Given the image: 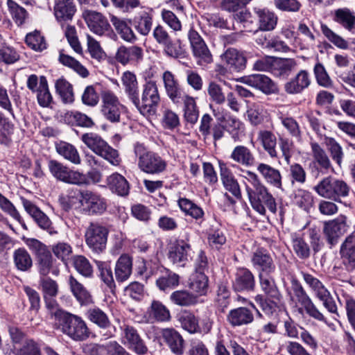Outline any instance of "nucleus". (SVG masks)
Here are the masks:
<instances>
[{"mask_svg": "<svg viewBox=\"0 0 355 355\" xmlns=\"http://www.w3.org/2000/svg\"><path fill=\"white\" fill-rule=\"evenodd\" d=\"M258 140L271 158L277 157V137L272 132L266 130H260L258 133Z\"/></svg>", "mask_w": 355, "mask_h": 355, "instance_id": "nucleus-46", "label": "nucleus"}, {"mask_svg": "<svg viewBox=\"0 0 355 355\" xmlns=\"http://www.w3.org/2000/svg\"><path fill=\"white\" fill-rule=\"evenodd\" d=\"M39 285L42 292L43 297H56L58 294L59 286L56 281L48 277L40 278Z\"/></svg>", "mask_w": 355, "mask_h": 355, "instance_id": "nucleus-64", "label": "nucleus"}, {"mask_svg": "<svg viewBox=\"0 0 355 355\" xmlns=\"http://www.w3.org/2000/svg\"><path fill=\"white\" fill-rule=\"evenodd\" d=\"M82 17L89 29L97 35H108L112 31L107 19L101 12L85 10L83 12Z\"/></svg>", "mask_w": 355, "mask_h": 355, "instance_id": "nucleus-13", "label": "nucleus"}, {"mask_svg": "<svg viewBox=\"0 0 355 355\" xmlns=\"http://www.w3.org/2000/svg\"><path fill=\"white\" fill-rule=\"evenodd\" d=\"M22 205L26 211L33 218L37 225L42 230L49 231L52 223L49 218L31 201L21 197Z\"/></svg>", "mask_w": 355, "mask_h": 355, "instance_id": "nucleus-24", "label": "nucleus"}, {"mask_svg": "<svg viewBox=\"0 0 355 355\" xmlns=\"http://www.w3.org/2000/svg\"><path fill=\"white\" fill-rule=\"evenodd\" d=\"M107 209V200L98 192L85 189L80 211L87 216H100Z\"/></svg>", "mask_w": 355, "mask_h": 355, "instance_id": "nucleus-12", "label": "nucleus"}, {"mask_svg": "<svg viewBox=\"0 0 355 355\" xmlns=\"http://www.w3.org/2000/svg\"><path fill=\"white\" fill-rule=\"evenodd\" d=\"M214 119L209 114H205L200 119L199 131L204 139L212 135L214 142L220 139L224 135V127L220 123L213 124Z\"/></svg>", "mask_w": 355, "mask_h": 355, "instance_id": "nucleus-20", "label": "nucleus"}, {"mask_svg": "<svg viewBox=\"0 0 355 355\" xmlns=\"http://www.w3.org/2000/svg\"><path fill=\"white\" fill-rule=\"evenodd\" d=\"M133 152L141 171L150 175H159L166 170V161L158 153L148 150L143 144L136 143Z\"/></svg>", "mask_w": 355, "mask_h": 355, "instance_id": "nucleus-3", "label": "nucleus"}, {"mask_svg": "<svg viewBox=\"0 0 355 355\" xmlns=\"http://www.w3.org/2000/svg\"><path fill=\"white\" fill-rule=\"evenodd\" d=\"M121 83L128 99L132 104L138 105L139 87L135 74L129 71H125L121 76Z\"/></svg>", "mask_w": 355, "mask_h": 355, "instance_id": "nucleus-37", "label": "nucleus"}, {"mask_svg": "<svg viewBox=\"0 0 355 355\" xmlns=\"http://www.w3.org/2000/svg\"><path fill=\"white\" fill-rule=\"evenodd\" d=\"M220 180L225 189L237 199L241 198V191L237 180L223 162H219Z\"/></svg>", "mask_w": 355, "mask_h": 355, "instance_id": "nucleus-29", "label": "nucleus"}, {"mask_svg": "<svg viewBox=\"0 0 355 355\" xmlns=\"http://www.w3.org/2000/svg\"><path fill=\"white\" fill-rule=\"evenodd\" d=\"M162 79L164 85L166 93L168 98L174 104L182 103V96L185 95L183 92L178 80L174 74L166 71L162 74Z\"/></svg>", "mask_w": 355, "mask_h": 355, "instance_id": "nucleus-21", "label": "nucleus"}, {"mask_svg": "<svg viewBox=\"0 0 355 355\" xmlns=\"http://www.w3.org/2000/svg\"><path fill=\"white\" fill-rule=\"evenodd\" d=\"M101 112L104 118L111 123H118L125 106L121 103L118 96L110 89H104L101 93Z\"/></svg>", "mask_w": 355, "mask_h": 355, "instance_id": "nucleus-8", "label": "nucleus"}, {"mask_svg": "<svg viewBox=\"0 0 355 355\" xmlns=\"http://www.w3.org/2000/svg\"><path fill=\"white\" fill-rule=\"evenodd\" d=\"M342 263L345 269L352 272L355 270V235L350 234L346 237L340 249Z\"/></svg>", "mask_w": 355, "mask_h": 355, "instance_id": "nucleus-22", "label": "nucleus"}, {"mask_svg": "<svg viewBox=\"0 0 355 355\" xmlns=\"http://www.w3.org/2000/svg\"><path fill=\"white\" fill-rule=\"evenodd\" d=\"M56 152L66 160L75 164H81V158L77 148L66 141H60L55 144Z\"/></svg>", "mask_w": 355, "mask_h": 355, "instance_id": "nucleus-43", "label": "nucleus"}, {"mask_svg": "<svg viewBox=\"0 0 355 355\" xmlns=\"http://www.w3.org/2000/svg\"><path fill=\"white\" fill-rule=\"evenodd\" d=\"M108 234L105 226L98 222H91L85 228V243L93 253L100 254L106 249Z\"/></svg>", "mask_w": 355, "mask_h": 355, "instance_id": "nucleus-6", "label": "nucleus"}, {"mask_svg": "<svg viewBox=\"0 0 355 355\" xmlns=\"http://www.w3.org/2000/svg\"><path fill=\"white\" fill-rule=\"evenodd\" d=\"M153 17L151 10H141L137 13L133 19V26L139 34L148 35L152 28Z\"/></svg>", "mask_w": 355, "mask_h": 355, "instance_id": "nucleus-39", "label": "nucleus"}, {"mask_svg": "<svg viewBox=\"0 0 355 355\" xmlns=\"http://www.w3.org/2000/svg\"><path fill=\"white\" fill-rule=\"evenodd\" d=\"M76 12L74 0H54L53 15L58 22L72 21Z\"/></svg>", "mask_w": 355, "mask_h": 355, "instance_id": "nucleus-19", "label": "nucleus"}, {"mask_svg": "<svg viewBox=\"0 0 355 355\" xmlns=\"http://www.w3.org/2000/svg\"><path fill=\"white\" fill-rule=\"evenodd\" d=\"M311 79L309 73L306 70H300L293 78L284 85V90L289 94L302 93L311 85Z\"/></svg>", "mask_w": 355, "mask_h": 355, "instance_id": "nucleus-23", "label": "nucleus"}, {"mask_svg": "<svg viewBox=\"0 0 355 355\" xmlns=\"http://www.w3.org/2000/svg\"><path fill=\"white\" fill-rule=\"evenodd\" d=\"M68 284L72 295L81 306H87L94 302L89 291L73 276L69 277Z\"/></svg>", "mask_w": 355, "mask_h": 355, "instance_id": "nucleus-31", "label": "nucleus"}, {"mask_svg": "<svg viewBox=\"0 0 355 355\" xmlns=\"http://www.w3.org/2000/svg\"><path fill=\"white\" fill-rule=\"evenodd\" d=\"M254 12L258 18L259 29L264 31H272L277 24V16L268 8H254Z\"/></svg>", "mask_w": 355, "mask_h": 355, "instance_id": "nucleus-38", "label": "nucleus"}, {"mask_svg": "<svg viewBox=\"0 0 355 355\" xmlns=\"http://www.w3.org/2000/svg\"><path fill=\"white\" fill-rule=\"evenodd\" d=\"M143 49L138 46H121L115 55L116 60L123 65L137 63L143 58Z\"/></svg>", "mask_w": 355, "mask_h": 355, "instance_id": "nucleus-25", "label": "nucleus"}, {"mask_svg": "<svg viewBox=\"0 0 355 355\" xmlns=\"http://www.w3.org/2000/svg\"><path fill=\"white\" fill-rule=\"evenodd\" d=\"M223 62L230 71H241L246 67L247 59L243 53L236 49L230 48L221 55Z\"/></svg>", "mask_w": 355, "mask_h": 355, "instance_id": "nucleus-28", "label": "nucleus"}, {"mask_svg": "<svg viewBox=\"0 0 355 355\" xmlns=\"http://www.w3.org/2000/svg\"><path fill=\"white\" fill-rule=\"evenodd\" d=\"M110 21L117 33L123 40L128 42H133L137 40V37L130 26V20L121 19L112 15L110 18Z\"/></svg>", "mask_w": 355, "mask_h": 355, "instance_id": "nucleus-40", "label": "nucleus"}, {"mask_svg": "<svg viewBox=\"0 0 355 355\" xmlns=\"http://www.w3.org/2000/svg\"><path fill=\"white\" fill-rule=\"evenodd\" d=\"M314 190L324 198L338 201L341 197L348 196L349 187L343 180L328 176L315 185Z\"/></svg>", "mask_w": 355, "mask_h": 355, "instance_id": "nucleus-5", "label": "nucleus"}, {"mask_svg": "<svg viewBox=\"0 0 355 355\" xmlns=\"http://www.w3.org/2000/svg\"><path fill=\"white\" fill-rule=\"evenodd\" d=\"M251 260L253 266L261 271L260 273L270 275L276 269L273 259L266 250H257L253 253Z\"/></svg>", "mask_w": 355, "mask_h": 355, "instance_id": "nucleus-27", "label": "nucleus"}, {"mask_svg": "<svg viewBox=\"0 0 355 355\" xmlns=\"http://www.w3.org/2000/svg\"><path fill=\"white\" fill-rule=\"evenodd\" d=\"M254 285V276L248 269L241 268L236 270L233 280V288L236 291H251Z\"/></svg>", "mask_w": 355, "mask_h": 355, "instance_id": "nucleus-30", "label": "nucleus"}, {"mask_svg": "<svg viewBox=\"0 0 355 355\" xmlns=\"http://www.w3.org/2000/svg\"><path fill=\"white\" fill-rule=\"evenodd\" d=\"M120 340L122 345L137 355H146L148 348L138 330L133 326L123 324L120 327Z\"/></svg>", "mask_w": 355, "mask_h": 355, "instance_id": "nucleus-10", "label": "nucleus"}, {"mask_svg": "<svg viewBox=\"0 0 355 355\" xmlns=\"http://www.w3.org/2000/svg\"><path fill=\"white\" fill-rule=\"evenodd\" d=\"M87 317L92 322L101 329H108L112 325L107 315L98 307L88 309Z\"/></svg>", "mask_w": 355, "mask_h": 355, "instance_id": "nucleus-53", "label": "nucleus"}, {"mask_svg": "<svg viewBox=\"0 0 355 355\" xmlns=\"http://www.w3.org/2000/svg\"><path fill=\"white\" fill-rule=\"evenodd\" d=\"M332 19L349 33L355 32V14L347 8L336 9L331 12Z\"/></svg>", "mask_w": 355, "mask_h": 355, "instance_id": "nucleus-33", "label": "nucleus"}, {"mask_svg": "<svg viewBox=\"0 0 355 355\" xmlns=\"http://www.w3.org/2000/svg\"><path fill=\"white\" fill-rule=\"evenodd\" d=\"M64 121L71 126L92 128L95 125L93 119L79 111H68L63 116Z\"/></svg>", "mask_w": 355, "mask_h": 355, "instance_id": "nucleus-42", "label": "nucleus"}, {"mask_svg": "<svg viewBox=\"0 0 355 355\" xmlns=\"http://www.w3.org/2000/svg\"><path fill=\"white\" fill-rule=\"evenodd\" d=\"M13 259L16 268L21 271H28L33 266V261L28 251L22 248L15 250Z\"/></svg>", "mask_w": 355, "mask_h": 355, "instance_id": "nucleus-55", "label": "nucleus"}, {"mask_svg": "<svg viewBox=\"0 0 355 355\" xmlns=\"http://www.w3.org/2000/svg\"><path fill=\"white\" fill-rule=\"evenodd\" d=\"M245 174L244 178L250 185L245 184V189L252 208L261 215L266 214V207L275 214L277 211V205L268 188L255 173L246 171Z\"/></svg>", "mask_w": 355, "mask_h": 355, "instance_id": "nucleus-1", "label": "nucleus"}, {"mask_svg": "<svg viewBox=\"0 0 355 355\" xmlns=\"http://www.w3.org/2000/svg\"><path fill=\"white\" fill-rule=\"evenodd\" d=\"M55 89L64 103H72L74 101L73 87L67 80L58 79L55 83Z\"/></svg>", "mask_w": 355, "mask_h": 355, "instance_id": "nucleus-58", "label": "nucleus"}, {"mask_svg": "<svg viewBox=\"0 0 355 355\" xmlns=\"http://www.w3.org/2000/svg\"><path fill=\"white\" fill-rule=\"evenodd\" d=\"M244 84L261 91L265 94H275L278 92L277 85L264 74H252L241 78Z\"/></svg>", "mask_w": 355, "mask_h": 355, "instance_id": "nucleus-16", "label": "nucleus"}, {"mask_svg": "<svg viewBox=\"0 0 355 355\" xmlns=\"http://www.w3.org/2000/svg\"><path fill=\"white\" fill-rule=\"evenodd\" d=\"M180 209L186 214L195 219L201 218L204 215L203 210L191 200L180 198L178 201Z\"/></svg>", "mask_w": 355, "mask_h": 355, "instance_id": "nucleus-60", "label": "nucleus"}, {"mask_svg": "<svg viewBox=\"0 0 355 355\" xmlns=\"http://www.w3.org/2000/svg\"><path fill=\"white\" fill-rule=\"evenodd\" d=\"M259 279L261 290L266 297L274 298L275 296H282L276 285L275 279L269 275L260 273Z\"/></svg>", "mask_w": 355, "mask_h": 355, "instance_id": "nucleus-57", "label": "nucleus"}, {"mask_svg": "<svg viewBox=\"0 0 355 355\" xmlns=\"http://www.w3.org/2000/svg\"><path fill=\"white\" fill-rule=\"evenodd\" d=\"M292 248L296 255L302 259H306L310 257L311 250L308 243L298 234L291 235Z\"/></svg>", "mask_w": 355, "mask_h": 355, "instance_id": "nucleus-56", "label": "nucleus"}, {"mask_svg": "<svg viewBox=\"0 0 355 355\" xmlns=\"http://www.w3.org/2000/svg\"><path fill=\"white\" fill-rule=\"evenodd\" d=\"M6 5L8 12L15 23L19 26L25 24L28 18L27 10L14 0H7Z\"/></svg>", "mask_w": 355, "mask_h": 355, "instance_id": "nucleus-50", "label": "nucleus"}, {"mask_svg": "<svg viewBox=\"0 0 355 355\" xmlns=\"http://www.w3.org/2000/svg\"><path fill=\"white\" fill-rule=\"evenodd\" d=\"M182 103H183V112L184 120L191 124L194 125L199 117V109L197 106L196 98L185 94L182 96Z\"/></svg>", "mask_w": 355, "mask_h": 355, "instance_id": "nucleus-44", "label": "nucleus"}, {"mask_svg": "<svg viewBox=\"0 0 355 355\" xmlns=\"http://www.w3.org/2000/svg\"><path fill=\"white\" fill-rule=\"evenodd\" d=\"M147 313L150 318L161 322L167 321L171 318L169 310L158 300H153L151 302Z\"/></svg>", "mask_w": 355, "mask_h": 355, "instance_id": "nucleus-54", "label": "nucleus"}, {"mask_svg": "<svg viewBox=\"0 0 355 355\" xmlns=\"http://www.w3.org/2000/svg\"><path fill=\"white\" fill-rule=\"evenodd\" d=\"M179 275L165 269L164 272L156 280V285L163 291L173 289L180 284Z\"/></svg>", "mask_w": 355, "mask_h": 355, "instance_id": "nucleus-51", "label": "nucleus"}, {"mask_svg": "<svg viewBox=\"0 0 355 355\" xmlns=\"http://www.w3.org/2000/svg\"><path fill=\"white\" fill-rule=\"evenodd\" d=\"M230 158L244 166H251L255 162L254 156L251 150L241 145L237 146L233 149Z\"/></svg>", "mask_w": 355, "mask_h": 355, "instance_id": "nucleus-49", "label": "nucleus"}, {"mask_svg": "<svg viewBox=\"0 0 355 355\" xmlns=\"http://www.w3.org/2000/svg\"><path fill=\"white\" fill-rule=\"evenodd\" d=\"M164 342L175 355H182L184 351V340L175 329L166 328L162 331Z\"/></svg>", "mask_w": 355, "mask_h": 355, "instance_id": "nucleus-26", "label": "nucleus"}, {"mask_svg": "<svg viewBox=\"0 0 355 355\" xmlns=\"http://www.w3.org/2000/svg\"><path fill=\"white\" fill-rule=\"evenodd\" d=\"M80 140L94 153L103 158L113 166L121 162L119 151L112 148L98 134L90 132L81 135Z\"/></svg>", "mask_w": 355, "mask_h": 355, "instance_id": "nucleus-4", "label": "nucleus"}, {"mask_svg": "<svg viewBox=\"0 0 355 355\" xmlns=\"http://www.w3.org/2000/svg\"><path fill=\"white\" fill-rule=\"evenodd\" d=\"M291 284L294 295L306 313L318 322L327 323L326 317L314 304L300 282L297 279H293Z\"/></svg>", "mask_w": 355, "mask_h": 355, "instance_id": "nucleus-11", "label": "nucleus"}, {"mask_svg": "<svg viewBox=\"0 0 355 355\" xmlns=\"http://www.w3.org/2000/svg\"><path fill=\"white\" fill-rule=\"evenodd\" d=\"M311 148L313 162L319 166L320 171L323 173L333 171V166L324 149L317 142H311Z\"/></svg>", "mask_w": 355, "mask_h": 355, "instance_id": "nucleus-35", "label": "nucleus"}, {"mask_svg": "<svg viewBox=\"0 0 355 355\" xmlns=\"http://www.w3.org/2000/svg\"><path fill=\"white\" fill-rule=\"evenodd\" d=\"M159 100L156 83L154 81H149L144 86L141 100L138 94V105H133L142 115L150 116L155 113Z\"/></svg>", "mask_w": 355, "mask_h": 355, "instance_id": "nucleus-9", "label": "nucleus"}, {"mask_svg": "<svg viewBox=\"0 0 355 355\" xmlns=\"http://www.w3.org/2000/svg\"><path fill=\"white\" fill-rule=\"evenodd\" d=\"M257 171L267 184L273 187L282 189V176L279 169L261 162L257 164Z\"/></svg>", "mask_w": 355, "mask_h": 355, "instance_id": "nucleus-32", "label": "nucleus"}, {"mask_svg": "<svg viewBox=\"0 0 355 355\" xmlns=\"http://www.w3.org/2000/svg\"><path fill=\"white\" fill-rule=\"evenodd\" d=\"M48 168L52 176L58 181L76 185L89 184L85 174L78 171L72 170L67 165L57 160H49L48 162Z\"/></svg>", "mask_w": 355, "mask_h": 355, "instance_id": "nucleus-7", "label": "nucleus"}, {"mask_svg": "<svg viewBox=\"0 0 355 355\" xmlns=\"http://www.w3.org/2000/svg\"><path fill=\"white\" fill-rule=\"evenodd\" d=\"M323 232L328 243L331 246L336 245L339 238L347 232L345 217L340 216L324 223Z\"/></svg>", "mask_w": 355, "mask_h": 355, "instance_id": "nucleus-17", "label": "nucleus"}, {"mask_svg": "<svg viewBox=\"0 0 355 355\" xmlns=\"http://www.w3.org/2000/svg\"><path fill=\"white\" fill-rule=\"evenodd\" d=\"M58 60L64 66L73 69L81 77L87 78L89 76V71L74 58L65 54L64 51L60 52Z\"/></svg>", "mask_w": 355, "mask_h": 355, "instance_id": "nucleus-52", "label": "nucleus"}, {"mask_svg": "<svg viewBox=\"0 0 355 355\" xmlns=\"http://www.w3.org/2000/svg\"><path fill=\"white\" fill-rule=\"evenodd\" d=\"M169 300L175 305L185 307L193 306L198 302V297L184 289L173 291Z\"/></svg>", "mask_w": 355, "mask_h": 355, "instance_id": "nucleus-47", "label": "nucleus"}, {"mask_svg": "<svg viewBox=\"0 0 355 355\" xmlns=\"http://www.w3.org/2000/svg\"><path fill=\"white\" fill-rule=\"evenodd\" d=\"M279 119L291 137L297 140L300 139L302 136L301 128L299 123L294 118L281 114V116H279Z\"/></svg>", "mask_w": 355, "mask_h": 355, "instance_id": "nucleus-61", "label": "nucleus"}, {"mask_svg": "<svg viewBox=\"0 0 355 355\" xmlns=\"http://www.w3.org/2000/svg\"><path fill=\"white\" fill-rule=\"evenodd\" d=\"M321 31L325 37L337 48L344 50L348 49L349 44L347 41L335 33L327 25L321 24Z\"/></svg>", "mask_w": 355, "mask_h": 355, "instance_id": "nucleus-63", "label": "nucleus"}, {"mask_svg": "<svg viewBox=\"0 0 355 355\" xmlns=\"http://www.w3.org/2000/svg\"><path fill=\"white\" fill-rule=\"evenodd\" d=\"M85 189H68L64 194H61L59 196V202L62 208L68 211L73 207H81L84 195Z\"/></svg>", "mask_w": 355, "mask_h": 355, "instance_id": "nucleus-34", "label": "nucleus"}, {"mask_svg": "<svg viewBox=\"0 0 355 355\" xmlns=\"http://www.w3.org/2000/svg\"><path fill=\"white\" fill-rule=\"evenodd\" d=\"M55 325L64 334L76 341L85 340L90 335L86 322L80 317L69 312L57 313Z\"/></svg>", "mask_w": 355, "mask_h": 355, "instance_id": "nucleus-2", "label": "nucleus"}, {"mask_svg": "<svg viewBox=\"0 0 355 355\" xmlns=\"http://www.w3.org/2000/svg\"><path fill=\"white\" fill-rule=\"evenodd\" d=\"M189 288L200 295L206 293L208 289V278L204 272H196L189 283Z\"/></svg>", "mask_w": 355, "mask_h": 355, "instance_id": "nucleus-62", "label": "nucleus"}, {"mask_svg": "<svg viewBox=\"0 0 355 355\" xmlns=\"http://www.w3.org/2000/svg\"><path fill=\"white\" fill-rule=\"evenodd\" d=\"M107 182L110 190L117 195L125 196L128 194L129 183L123 175L113 173L107 178Z\"/></svg>", "mask_w": 355, "mask_h": 355, "instance_id": "nucleus-48", "label": "nucleus"}, {"mask_svg": "<svg viewBox=\"0 0 355 355\" xmlns=\"http://www.w3.org/2000/svg\"><path fill=\"white\" fill-rule=\"evenodd\" d=\"M36 259V265L40 277H47L50 273L55 276L58 275L59 269L55 266V261L49 250L38 255Z\"/></svg>", "mask_w": 355, "mask_h": 355, "instance_id": "nucleus-36", "label": "nucleus"}, {"mask_svg": "<svg viewBox=\"0 0 355 355\" xmlns=\"http://www.w3.org/2000/svg\"><path fill=\"white\" fill-rule=\"evenodd\" d=\"M188 38L193 54L197 59V63L199 65H205L212 62V55L198 33L193 29H190Z\"/></svg>", "mask_w": 355, "mask_h": 355, "instance_id": "nucleus-14", "label": "nucleus"}, {"mask_svg": "<svg viewBox=\"0 0 355 355\" xmlns=\"http://www.w3.org/2000/svg\"><path fill=\"white\" fill-rule=\"evenodd\" d=\"M301 275L306 284L317 298L328 291L324 284L313 275L304 271L301 272Z\"/></svg>", "mask_w": 355, "mask_h": 355, "instance_id": "nucleus-59", "label": "nucleus"}, {"mask_svg": "<svg viewBox=\"0 0 355 355\" xmlns=\"http://www.w3.org/2000/svg\"><path fill=\"white\" fill-rule=\"evenodd\" d=\"M254 313L250 308L240 306L231 309L226 316V320L232 327L247 326L253 322Z\"/></svg>", "mask_w": 355, "mask_h": 355, "instance_id": "nucleus-18", "label": "nucleus"}, {"mask_svg": "<svg viewBox=\"0 0 355 355\" xmlns=\"http://www.w3.org/2000/svg\"><path fill=\"white\" fill-rule=\"evenodd\" d=\"M191 252L189 241L184 239L176 240L169 248L168 258L173 264L184 267L189 261Z\"/></svg>", "mask_w": 355, "mask_h": 355, "instance_id": "nucleus-15", "label": "nucleus"}, {"mask_svg": "<svg viewBox=\"0 0 355 355\" xmlns=\"http://www.w3.org/2000/svg\"><path fill=\"white\" fill-rule=\"evenodd\" d=\"M296 66L297 62L293 58H275L272 73L277 77H288Z\"/></svg>", "mask_w": 355, "mask_h": 355, "instance_id": "nucleus-45", "label": "nucleus"}, {"mask_svg": "<svg viewBox=\"0 0 355 355\" xmlns=\"http://www.w3.org/2000/svg\"><path fill=\"white\" fill-rule=\"evenodd\" d=\"M132 259L126 254H122L116 261L114 273L118 282H123L128 279L132 274Z\"/></svg>", "mask_w": 355, "mask_h": 355, "instance_id": "nucleus-41", "label": "nucleus"}]
</instances>
